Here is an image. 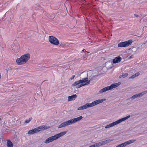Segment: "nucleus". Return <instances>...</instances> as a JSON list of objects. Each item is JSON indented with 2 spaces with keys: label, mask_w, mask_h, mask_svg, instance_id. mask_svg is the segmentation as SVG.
Masks as SVG:
<instances>
[{
  "label": "nucleus",
  "mask_w": 147,
  "mask_h": 147,
  "mask_svg": "<svg viewBox=\"0 0 147 147\" xmlns=\"http://www.w3.org/2000/svg\"><path fill=\"white\" fill-rule=\"evenodd\" d=\"M146 92V93H147V90L145 91Z\"/></svg>",
  "instance_id": "7c9ffc66"
},
{
  "label": "nucleus",
  "mask_w": 147,
  "mask_h": 147,
  "mask_svg": "<svg viewBox=\"0 0 147 147\" xmlns=\"http://www.w3.org/2000/svg\"><path fill=\"white\" fill-rule=\"evenodd\" d=\"M7 147H13V145L12 142L9 140H7Z\"/></svg>",
  "instance_id": "dca6fc26"
},
{
  "label": "nucleus",
  "mask_w": 147,
  "mask_h": 147,
  "mask_svg": "<svg viewBox=\"0 0 147 147\" xmlns=\"http://www.w3.org/2000/svg\"><path fill=\"white\" fill-rule=\"evenodd\" d=\"M37 130L35 128L32 130H29L28 131V134L30 135L32 134H33L37 132Z\"/></svg>",
  "instance_id": "2eb2a0df"
},
{
  "label": "nucleus",
  "mask_w": 147,
  "mask_h": 147,
  "mask_svg": "<svg viewBox=\"0 0 147 147\" xmlns=\"http://www.w3.org/2000/svg\"><path fill=\"white\" fill-rule=\"evenodd\" d=\"M140 75V73L139 72H137L134 75H133L131 77L129 78V79H134L138 76Z\"/></svg>",
  "instance_id": "aec40b11"
},
{
  "label": "nucleus",
  "mask_w": 147,
  "mask_h": 147,
  "mask_svg": "<svg viewBox=\"0 0 147 147\" xmlns=\"http://www.w3.org/2000/svg\"><path fill=\"white\" fill-rule=\"evenodd\" d=\"M88 80V78H84L83 79L76 82L72 84V86H76L80 84H84Z\"/></svg>",
  "instance_id": "9d476101"
},
{
  "label": "nucleus",
  "mask_w": 147,
  "mask_h": 147,
  "mask_svg": "<svg viewBox=\"0 0 147 147\" xmlns=\"http://www.w3.org/2000/svg\"><path fill=\"white\" fill-rule=\"evenodd\" d=\"M30 58V55L29 54H26L22 55L20 58H18L16 62L18 65H22L27 62Z\"/></svg>",
  "instance_id": "7ed1b4c3"
},
{
  "label": "nucleus",
  "mask_w": 147,
  "mask_h": 147,
  "mask_svg": "<svg viewBox=\"0 0 147 147\" xmlns=\"http://www.w3.org/2000/svg\"><path fill=\"white\" fill-rule=\"evenodd\" d=\"M67 132L66 131H63L62 132H60L59 134L55 135L54 136L51 137V138L52 140L53 141L54 140H55L65 135L66 133Z\"/></svg>",
  "instance_id": "6e6552de"
},
{
  "label": "nucleus",
  "mask_w": 147,
  "mask_h": 147,
  "mask_svg": "<svg viewBox=\"0 0 147 147\" xmlns=\"http://www.w3.org/2000/svg\"><path fill=\"white\" fill-rule=\"evenodd\" d=\"M75 77V75H73L71 77L69 78V80L70 81V80H72Z\"/></svg>",
  "instance_id": "a878e982"
},
{
  "label": "nucleus",
  "mask_w": 147,
  "mask_h": 147,
  "mask_svg": "<svg viewBox=\"0 0 147 147\" xmlns=\"http://www.w3.org/2000/svg\"><path fill=\"white\" fill-rule=\"evenodd\" d=\"M50 128V127L48 126H46V125H42L40 126H39L38 127L36 128V129L37 130V131L38 132L39 131H40L42 130H45L47 129Z\"/></svg>",
  "instance_id": "9b49d317"
},
{
  "label": "nucleus",
  "mask_w": 147,
  "mask_h": 147,
  "mask_svg": "<svg viewBox=\"0 0 147 147\" xmlns=\"http://www.w3.org/2000/svg\"><path fill=\"white\" fill-rule=\"evenodd\" d=\"M88 147H95L94 144Z\"/></svg>",
  "instance_id": "bb28decb"
},
{
  "label": "nucleus",
  "mask_w": 147,
  "mask_h": 147,
  "mask_svg": "<svg viewBox=\"0 0 147 147\" xmlns=\"http://www.w3.org/2000/svg\"><path fill=\"white\" fill-rule=\"evenodd\" d=\"M49 40L51 44L55 45H57L59 44V41L58 39L53 36H49Z\"/></svg>",
  "instance_id": "0eeeda50"
},
{
  "label": "nucleus",
  "mask_w": 147,
  "mask_h": 147,
  "mask_svg": "<svg viewBox=\"0 0 147 147\" xmlns=\"http://www.w3.org/2000/svg\"><path fill=\"white\" fill-rule=\"evenodd\" d=\"M121 84L120 82H119L118 83H114L112 84L111 86L105 87L103 88L100 90L99 91V93H103L109 90H112L113 88H115Z\"/></svg>",
  "instance_id": "20e7f679"
},
{
  "label": "nucleus",
  "mask_w": 147,
  "mask_h": 147,
  "mask_svg": "<svg viewBox=\"0 0 147 147\" xmlns=\"http://www.w3.org/2000/svg\"><path fill=\"white\" fill-rule=\"evenodd\" d=\"M130 58H131V56H130Z\"/></svg>",
  "instance_id": "473e14b6"
},
{
  "label": "nucleus",
  "mask_w": 147,
  "mask_h": 147,
  "mask_svg": "<svg viewBox=\"0 0 147 147\" xmlns=\"http://www.w3.org/2000/svg\"><path fill=\"white\" fill-rule=\"evenodd\" d=\"M130 117V115H129L121 119L114 122H113L112 123H110L109 124L106 125L105 126V128L107 129L113 127V126L117 124H119L122 121L125 120H126L129 118Z\"/></svg>",
  "instance_id": "39448f33"
},
{
  "label": "nucleus",
  "mask_w": 147,
  "mask_h": 147,
  "mask_svg": "<svg viewBox=\"0 0 147 147\" xmlns=\"http://www.w3.org/2000/svg\"><path fill=\"white\" fill-rule=\"evenodd\" d=\"M77 96L76 94H75L74 95L69 96L68 97V101H69L74 100L77 97Z\"/></svg>",
  "instance_id": "ddd939ff"
},
{
  "label": "nucleus",
  "mask_w": 147,
  "mask_h": 147,
  "mask_svg": "<svg viewBox=\"0 0 147 147\" xmlns=\"http://www.w3.org/2000/svg\"><path fill=\"white\" fill-rule=\"evenodd\" d=\"M136 141L135 140H132L126 141L123 143L117 146L116 147H125L127 145L130 144L132 143H133Z\"/></svg>",
  "instance_id": "1a4fd4ad"
},
{
  "label": "nucleus",
  "mask_w": 147,
  "mask_h": 147,
  "mask_svg": "<svg viewBox=\"0 0 147 147\" xmlns=\"http://www.w3.org/2000/svg\"><path fill=\"white\" fill-rule=\"evenodd\" d=\"M84 86H85L84 84H81L80 85H78L77 86V88H79Z\"/></svg>",
  "instance_id": "b1692460"
},
{
  "label": "nucleus",
  "mask_w": 147,
  "mask_h": 147,
  "mask_svg": "<svg viewBox=\"0 0 147 147\" xmlns=\"http://www.w3.org/2000/svg\"><path fill=\"white\" fill-rule=\"evenodd\" d=\"M106 63H107V64L108 63H111L110 62H107Z\"/></svg>",
  "instance_id": "c756f323"
},
{
  "label": "nucleus",
  "mask_w": 147,
  "mask_h": 147,
  "mask_svg": "<svg viewBox=\"0 0 147 147\" xmlns=\"http://www.w3.org/2000/svg\"><path fill=\"white\" fill-rule=\"evenodd\" d=\"M98 76V75H96L95 76H93V77H92V78H89V80H88L84 84L85 86L88 85L89 84H90V81H92V80L93 79V78H95V77H97V76Z\"/></svg>",
  "instance_id": "4468645a"
},
{
  "label": "nucleus",
  "mask_w": 147,
  "mask_h": 147,
  "mask_svg": "<svg viewBox=\"0 0 147 147\" xmlns=\"http://www.w3.org/2000/svg\"><path fill=\"white\" fill-rule=\"evenodd\" d=\"M113 139H109L104 141H103L104 145H105L109 143L111 141H113Z\"/></svg>",
  "instance_id": "a211bd4d"
},
{
  "label": "nucleus",
  "mask_w": 147,
  "mask_h": 147,
  "mask_svg": "<svg viewBox=\"0 0 147 147\" xmlns=\"http://www.w3.org/2000/svg\"><path fill=\"white\" fill-rule=\"evenodd\" d=\"M134 16H135L136 17H138L139 16L138 15H136V14H134Z\"/></svg>",
  "instance_id": "c85d7f7f"
},
{
  "label": "nucleus",
  "mask_w": 147,
  "mask_h": 147,
  "mask_svg": "<svg viewBox=\"0 0 147 147\" xmlns=\"http://www.w3.org/2000/svg\"><path fill=\"white\" fill-rule=\"evenodd\" d=\"M133 42L132 40L130 39L127 41L123 42H121L118 43V47H127L130 45Z\"/></svg>",
  "instance_id": "423d86ee"
},
{
  "label": "nucleus",
  "mask_w": 147,
  "mask_h": 147,
  "mask_svg": "<svg viewBox=\"0 0 147 147\" xmlns=\"http://www.w3.org/2000/svg\"><path fill=\"white\" fill-rule=\"evenodd\" d=\"M106 98H103L101 99H98L92 102L91 103H86L85 105L80 107L78 108V110H81L86 109L88 108L94 107V106L99 103H102V102L106 100Z\"/></svg>",
  "instance_id": "f257e3e1"
},
{
  "label": "nucleus",
  "mask_w": 147,
  "mask_h": 147,
  "mask_svg": "<svg viewBox=\"0 0 147 147\" xmlns=\"http://www.w3.org/2000/svg\"><path fill=\"white\" fill-rule=\"evenodd\" d=\"M82 118L83 117L82 116H80L77 118L70 119L61 123L59 126L58 128H61L66 126L71 125L72 123H74L80 121Z\"/></svg>",
  "instance_id": "f03ea898"
},
{
  "label": "nucleus",
  "mask_w": 147,
  "mask_h": 147,
  "mask_svg": "<svg viewBox=\"0 0 147 147\" xmlns=\"http://www.w3.org/2000/svg\"><path fill=\"white\" fill-rule=\"evenodd\" d=\"M52 142H53V141L50 137L46 140L45 141V143L47 144Z\"/></svg>",
  "instance_id": "412c9836"
},
{
  "label": "nucleus",
  "mask_w": 147,
  "mask_h": 147,
  "mask_svg": "<svg viewBox=\"0 0 147 147\" xmlns=\"http://www.w3.org/2000/svg\"><path fill=\"white\" fill-rule=\"evenodd\" d=\"M142 93H143V95H144V94H146V91H144V92H142Z\"/></svg>",
  "instance_id": "cd10ccee"
},
{
  "label": "nucleus",
  "mask_w": 147,
  "mask_h": 147,
  "mask_svg": "<svg viewBox=\"0 0 147 147\" xmlns=\"http://www.w3.org/2000/svg\"><path fill=\"white\" fill-rule=\"evenodd\" d=\"M128 75V74L127 73H122V74L121 75H120L119 76V78H124L126 77H127Z\"/></svg>",
  "instance_id": "6ab92c4d"
},
{
  "label": "nucleus",
  "mask_w": 147,
  "mask_h": 147,
  "mask_svg": "<svg viewBox=\"0 0 147 147\" xmlns=\"http://www.w3.org/2000/svg\"><path fill=\"white\" fill-rule=\"evenodd\" d=\"M138 94H135L132 97H131L130 98H129V100H132L133 99H135L136 98H137L138 97Z\"/></svg>",
  "instance_id": "4be33fe9"
},
{
  "label": "nucleus",
  "mask_w": 147,
  "mask_h": 147,
  "mask_svg": "<svg viewBox=\"0 0 147 147\" xmlns=\"http://www.w3.org/2000/svg\"><path fill=\"white\" fill-rule=\"evenodd\" d=\"M95 147H98L102 146L104 145L103 141L94 144Z\"/></svg>",
  "instance_id": "f3484780"
},
{
  "label": "nucleus",
  "mask_w": 147,
  "mask_h": 147,
  "mask_svg": "<svg viewBox=\"0 0 147 147\" xmlns=\"http://www.w3.org/2000/svg\"><path fill=\"white\" fill-rule=\"evenodd\" d=\"M138 94L139 97H141L144 95L142 92L141 93H138Z\"/></svg>",
  "instance_id": "393cba45"
},
{
  "label": "nucleus",
  "mask_w": 147,
  "mask_h": 147,
  "mask_svg": "<svg viewBox=\"0 0 147 147\" xmlns=\"http://www.w3.org/2000/svg\"><path fill=\"white\" fill-rule=\"evenodd\" d=\"M32 119V118H29L28 120L26 119L25 121V123H28Z\"/></svg>",
  "instance_id": "5701e85b"
},
{
  "label": "nucleus",
  "mask_w": 147,
  "mask_h": 147,
  "mask_svg": "<svg viewBox=\"0 0 147 147\" xmlns=\"http://www.w3.org/2000/svg\"><path fill=\"white\" fill-rule=\"evenodd\" d=\"M1 120V118H0V121Z\"/></svg>",
  "instance_id": "2f4dec72"
},
{
  "label": "nucleus",
  "mask_w": 147,
  "mask_h": 147,
  "mask_svg": "<svg viewBox=\"0 0 147 147\" xmlns=\"http://www.w3.org/2000/svg\"><path fill=\"white\" fill-rule=\"evenodd\" d=\"M121 60V58L120 56H118L115 57L113 60V62L114 63H116L120 62Z\"/></svg>",
  "instance_id": "f8f14e48"
}]
</instances>
